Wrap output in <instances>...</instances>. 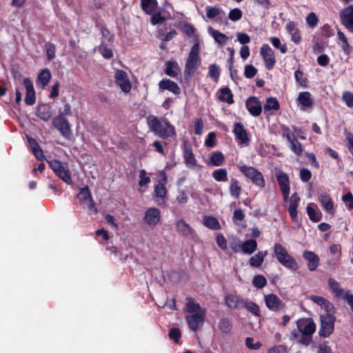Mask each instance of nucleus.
Wrapping results in <instances>:
<instances>
[{
	"label": "nucleus",
	"mask_w": 353,
	"mask_h": 353,
	"mask_svg": "<svg viewBox=\"0 0 353 353\" xmlns=\"http://www.w3.org/2000/svg\"><path fill=\"white\" fill-rule=\"evenodd\" d=\"M176 229L177 232L184 236H194V230L183 220L181 219L176 222Z\"/></svg>",
	"instance_id": "bb28decb"
},
{
	"label": "nucleus",
	"mask_w": 353,
	"mask_h": 353,
	"mask_svg": "<svg viewBox=\"0 0 353 353\" xmlns=\"http://www.w3.org/2000/svg\"><path fill=\"white\" fill-rule=\"evenodd\" d=\"M54 126L66 138L71 135V130L68 121L63 117H57L53 120Z\"/></svg>",
	"instance_id": "2eb2a0df"
},
{
	"label": "nucleus",
	"mask_w": 353,
	"mask_h": 353,
	"mask_svg": "<svg viewBox=\"0 0 353 353\" xmlns=\"http://www.w3.org/2000/svg\"><path fill=\"white\" fill-rule=\"evenodd\" d=\"M303 257L308 261V268L310 271H314L317 268L319 259L314 252L311 251H305L303 253Z\"/></svg>",
	"instance_id": "a878e982"
},
{
	"label": "nucleus",
	"mask_w": 353,
	"mask_h": 353,
	"mask_svg": "<svg viewBox=\"0 0 353 353\" xmlns=\"http://www.w3.org/2000/svg\"><path fill=\"white\" fill-rule=\"evenodd\" d=\"M47 58L48 60H52L55 57L56 48L52 43H48L45 45Z\"/></svg>",
	"instance_id": "680f3d73"
},
{
	"label": "nucleus",
	"mask_w": 353,
	"mask_h": 353,
	"mask_svg": "<svg viewBox=\"0 0 353 353\" xmlns=\"http://www.w3.org/2000/svg\"><path fill=\"white\" fill-rule=\"evenodd\" d=\"M99 50L105 59H110L113 57L112 49L108 48L103 42L99 46Z\"/></svg>",
	"instance_id": "13d9d810"
},
{
	"label": "nucleus",
	"mask_w": 353,
	"mask_h": 353,
	"mask_svg": "<svg viewBox=\"0 0 353 353\" xmlns=\"http://www.w3.org/2000/svg\"><path fill=\"white\" fill-rule=\"evenodd\" d=\"M209 34L214 39V41L219 46H225L228 43L229 37L212 28H208Z\"/></svg>",
	"instance_id": "393cba45"
},
{
	"label": "nucleus",
	"mask_w": 353,
	"mask_h": 353,
	"mask_svg": "<svg viewBox=\"0 0 353 353\" xmlns=\"http://www.w3.org/2000/svg\"><path fill=\"white\" fill-rule=\"evenodd\" d=\"M245 345L248 348L254 350L259 349L262 345L260 342L254 343L253 338L251 337H247L245 339Z\"/></svg>",
	"instance_id": "338daca9"
},
{
	"label": "nucleus",
	"mask_w": 353,
	"mask_h": 353,
	"mask_svg": "<svg viewBox=\"0 0 353 353\" xmlns=\"http://www.w3.org/2000/svg\"><path fill=\"white\" fill-rule=\"evenodd\" d=\"M310 299L314 303L323 308L326 312H330L333 309V305L326 299L316 295H311Z\"/></svg>",
	"instance_id": "7c9ffc66"
},
{
	"label": "nucleus",
	"mask_w": 353,
	"mask_h": 353,
	"mask_svg": "<svg viewBox=\"0 0 353 353\" xmlns=\"http://www.w3.org/2000/svg\"><path fill=\"white\" fill-rule=\"evenodd\" d=\"M23 85L26 88L25 102L28 105H32L35 103L36 96L33 86V83L28 78L23 79Z\"/></svg>",
	"instance_id": "dca6fc26"
},
{
	"label": "nucleus",
	"mask_w": 353,
	"mask_h": 353,
	"mask_svg": "<svg viewBox=\"0 0 353 353\" xmlns=\"http://www.w3.org/2000/svg\"><path fill=\"white\" fill-rule=\"evenodd\" d=\"M343 100L348 108H353V93L350 91H345L342 95Z\"/></svg>",
	"instance_id": "e2e57ef3"
},
{
	"label": "nucleus",
	"mask_w": 353,
	"mask_h": 353,
	"mask_svg": "<svg viewBox=\"0 0 353 353\" xmlns=\"http://www.w3.org/2000/svg\"><path fill=\"white\" fill-rule=\"evenodd\" d=\"M300 201V198L297 195L296 193L293 194L291 196L290 199V205L288 208V212L290 217L293 221H296L297 219V210L296 208L299 205V202Z\"/></svg>",
	"instance_id": "cd10ccee"
},
{
	"label": "nucleus",
	"mask_w": 353,
	"mask_h": 353,
	"mask_svg": "<svg viewBox=\"0 0 353 353\" xmlns=\"http://www.w3.org/2000/svg\"><path fill=\"white\" fill-rule=\"evenodd\" d=\"M232 132L234 134L236 139L239 141L241 144H247L250 141L248 132L243 124L240 123H235Z\"/></svg>",
	"instance_id": "a211bd4d"
},
{
	"label": "nucleus",
	"mask_w": 353,
	"mask_h": 353,
	"mask_svg": "<svg viewBox=\"0 0 353 353\" xmlns=\"http://www.w3.org/2000/svg\"><path fill=\"white\" fill-rule=\"evenodd\" d=\"M28 140L31 147V150L35 157L39 160L42 159L43 152L42 150L40 148L39 144L37 143V141L32 138H28Z\"/></svg>",
	"instance_id": "a19ab883"
},
{
	"label": "nucleus",
	"mask_w": 353,
	"mask_h": 353,
	"mask_svg": "<svg viewBox=\"0 0 353 353\" xmlns=\"http://www.w3.org/2000/svg\"><path fill=\"white\" fill-rule=\"evenodd\" d=\"M268 255V251L259 252L255 255L252 256L249 260V264L252 267L259 268L260 267L263 261L264 258Z\"/></svg>",
	"instance_id": "72a5a7b5"
},
{
	"label": "nucleus",
	"mask_w": 353,
	"mask_h": 353,
	"mask_svg": "<svg viewBox=\"0 0 353 353\" xmlns=\"http://www.w3.org/2000/svg\"><path fill=\"white\" fill-rule=\"evenodd\" d=\"M52 74L49 69L46 68L42 70L37 77V86L44 88L48 84L51 79Z\"/></svg>",
	"instance_id": "c85d7f7f"
},
{
	"label": "nucleus",
	"mask_w": 353,
	"mask_h": 353,
	"mask_svg": "<svg viewBox=\"0 0 353 353\" xmlns=\"http://www.w3.org/2000/svg\"><path fill=\"white\" fill-rule=\"evenodd\" d=\"M319 201L325 212L330 214H334V201L327 193H321L319 195Z\"/></svg>",
	"instance_id": "6ab92c4d"
},
{
	"label": "nucleus",
	"mask_w": 353,
	"mask_h": 353,
	"mask_svg": "<svg viewBox=\"0 0 353 353\" xmlns=\"http://www.w3.org/2000/svg\"><path fill=\"white\" fill-rule=\"evenodd\" d=\"M290 148L291 150L297 156H301L303 152V148L302 145L301 143L297 140L296 138L294 139V140L291 141L289 143Z\"/></svg>",
	"instance_id": "603ef678"
},
{
	"label": "nucleus",
	"mask_w": 353,
	"mask_h": 353,
	"mask_svg": "<svg viewBox=\"0 0 353 353\" xmlns=\"http://www.w3.org/2000/svg\"><path fill=\"white\" fill-rule=\"evenodd\" d=\"M281 130L283 137H285L288 140V143H290L291 141L294 140V139L296 138L294 133L290 130V129L288 126L282 125L281 127Z\"/></svg>",
	"instance_id": "bf43d9fd"
},
{
	"label": "nucleus",
	"mask_w": 353,
	"mask_h": 353,
	"mask_svg": "<svg viewBox=\"0 0 353 353\" xmlns=\"http://www.w3.org/2000/svg\"><path fill=\"white\" fill-rule=\"evenodd\" d=\"M147 121L150 130L160 137H171L175 134L174 127L165 119L150 116Z\"/></svg>",
	"instance_id": "f257e3e1"
},
{
	"label": "nucleus",
	"mask_w": 353,
	"mask_h": 353,
	"mask_svg": "<svg viewBox=\"0 0 353 353\" xmlns=\"http://www.w3.org/2000/svg\"><path fill=\"white\" fill-rule=\"evenodd\" d=\"M206 312H199L197 314H191L185 316L186 321L189 327L193 330H197L202 325Z\"/></svg>",
	"instance_id": "4468645a"
},
{
	"label": "nucleus",
	"mask_w": 353,
	"mask_h": 353,
	"mask_svg": "<svg viewBox=\"0 0 353 353\" xmlns=\"http://www.w3.org/2000/svg\"><path fill=\"white\" fill-rule=\"evenodd\" d=\"M312 205H314V204L309 203L307 205L306 208L307 215L313 222H319L321 219L322 214L320 211L314 209Z\"/></svg>",
	"instance_id": "ea45409f"
},
{
	"label": "nucleus",
	"mask_w": 353,
	"mask_h": 353,
	"mask_svg": "<svg viewBox=\"0 0 353 353\" xmlns=\"http://www.w3.org/2000/svg\"><path fill=\"white\" fill-rule=\"evenodd\" d=\"M341 23L351 32H353V5H350L340 13Z\"/></svg>",
	"instance_id": "f8f14e48"
},
{
	"label": "nucleus",
	"mask_w": 353,
	"mask_h": 353,
	"mask_svg": "<svg viewBox=\"0 0 353 353\" xmlns=\"http://www.w3.org/2000/svg\"><path fill=\"white\" fill-rule=\"evenodd\" d=\"M276 176L285 201L288 199L290 194V180L288 174L281 170L276 171Z\"/></svg>",
	"instance_id": "9d476101"
},
{
	"label": "nucleus",
	"mask_w": 353,
	"mask_h": 353,
	"mask_svg": "<svg viewBox=\"0 0 353 353\" xmlns=\"http://www.w3.org/2000/svg\"><path fill=\"white\" fill-rule=\"evenodd\" d=\"M299 332L303 334L312 335L316 330V324L312 319L301 318L296 321Z\"/></svg>",
	"instance_id": "1a4fd4ad"
},
{
	"label": "nucleus",
	"mask_w": 353,
	"mask_h": 353,
	"mask_svg": "<svg viewBox=\"0 0 353 353\" xmlns=\"http://www.w3.org/2000/svg\"><path fill=\"white\" fill-rule=\"evenodd\" d=\"M260 54L264 61L265 68L271 70L275 65L276 59L274 50L268 44H263L260 49Z\"/></svg>",
	"instance_id": "6e6552de"
},
{
	"label": "nucleus",
	"mask_w": 353,
	"mask_h": 353,
	"mask_svg": "<svg viewBox=\"0 0 353 353\" xmlns=\"http://www.w3.org/2000/svg\"><path fill=\"white\" fill-rule=\"evenodd\" d=\"M220 100L225 101L228 103H233V94L229 88H223L220 90Z\"/></svg>",
	"instance_id": "49530a36"
},
{
	"label": "nucleus",
	"mask_w": 353,
	"mask_h": 353,
	"mask_svg": "<svg viewBox=\"0 0 353 353\" xmlns=\"http://www.w3.org/2000/svg\"><path fill=\"white\" fill-rule=\"evenodd\" d=\"M184 159L185 163L190 165H194L196 164V159L191 147L186 143H184Z\"/></svg>",
	"instance_id": "58836bf2"
},
{
	"label": "nucleus",
	"mask_w": 353,
	"mask_h": 353,
	"mask_svg": "<svg viewBox=\"0 0 353 353\" xmlns=\"http://www.w3.org/2000/svg\"><path fill=\"white\" fill-rule=\"evenodd\" d=\"M243 308L246 309L254 316H259L260 315L259 307L252 301L245 300L243 304Z\"/></svg>",
	"instance_id": "37998d69"
},
{
	"label": "nucleus",
	"mask_w": 353,
	"mask_h": 353,
	"mask_svg": "<svg viewBox=\"0 0 353 353\" xmlns=\"http://www.w3.org/2000/svg\"><path fill=\"white\" fill-rule=\"evenodd\" d=\"M266 307L271 311L278 312L285 307V303L274 294L264 296Z\"/></svg>",
	"instance_id": "9b49d317"
},
{
	"label": "nucleus",
	"mask_w": 353,
	"mask_h": 353,
	"mask_svg": "<svg viewBox=\"0 0 353 353\" xmlns=\"http://www.w3.org/2000/svg\"><path fill=\"white\" fill-rule=\"evenodd\" d=\"M245 299L236 294H228L225 298V304L231 309H242Z\"/></svg>",
	"instance_id": "aec40b11"
},
{
	"label": "nucleus",
	"mask_w": 353,
	"mask_h": 353,
	"mask_svg": "<svg viewBox=\"0 0 353 353\" xmlns=\"http://www.w3.org/2000/svg\"><path fill=\"white\" fill-rule=\"evenodd\" d=\"M212 176L216 181H225L228 179V172L225 168L215 170Z\"/></svg>",
	"instance_id": "de8ad7c7"
},
{
	"label": "nucleus",
	"mask_w": 353,
	"mask_h": 353,
	"mask_svg": "<svg viewBox=\"0 0 353 353\" xmlns=\"http://www.w3.org/2000/svg\"><path fill=\"white\" fill-rule=\"evenodd\" d=\"M240 171L249 178L255 185L263 188L265 186V180L263 174L255 168L245 165H239Z\"/></svg>",
	"instance_id": "423d86ee"
},
{
	"label": "nucleus",
	"mask_w": 353,
	"mask_h": 353,
	"mask_svg": "<svg viewBox=\"0 0 353 353\" xmlns=\"http://www.w3.org/2000/svg\"><path fill=\"white\" fill-rule=\"evenodd\" d=\"M335 317L325 312L321 315V327L319 334L321 336L328 337L334 331Z\"/></svg>",
	"instance_id": "39448f33"
},
{
	"label": "nucleus",
	"mask_w": 353,
	"mask_h": 353,
	"mask_svg": "<svg viewBox=\"0 0 353 353\" xmlns=\"http://www.w3.org/2000/svg\"><path fill=\"white\" fill-rule=\"evenodd\" d=\"M221 13H223L221 8L216 7L207 6L206 7V17L208 19H213L219 16Z\"/></svg>",
	"instance_id": "4d7b16f0"
},
{
	"label": "nucleus",
	"mask_w": 353,
	"mask_h": 353,
	"mask_svg": "<svg viewBox=\"0 0 353 353\" xmlns=\"http://www.w3.org/2000/svg\"><path fill=\"white\" fill-rule=\"evenodd\" d=\"M257 248V243L255 240L250 239L241 244V252L243 254H251L256 251Z\"/></svg>",
	"instance_id": "f704fd0d"
},
{
	"label": "nucleus",
	"mask_w": 353,
	"mask_h": 353,
	"mask_svg": "<svg viewBox=\"0 0 353 353\" xmlns=\"http://www.w3.org/2000/svg\"><path fill=\"white\" fill-rule=\"evenodd\" d=\"M252 284L254 287L261 289L266 285L267 280L264 276L258 274L254 276Z\"/></svg>",
	"instance_id": "864d4df0"
},
{
	"label": "nucleus",
	"mask_w": 353,
	"mask_h": 353,
	"mask_svg": "<svg viewBox=\"0 0 353 353\" xmlns=\"http://www.w3.org/2000/svg\"><path fill=\"white\" fill-rule=\"evenodd\" d=\"M257 72V69L252 65H246L244 70V75L246 78H253Z\"/></svg>",
	"instance_id": "69168bd1"
},
{
	"label": "nucleus",
	"mask_w": 353,
	"mask_h": 353,
	"mask_svg": "<svg viewBox=\"0 0 353 353\" xmlns=\"http://www.w3.org/2000/svg\"><path fill=\"white\" fill-rule=\"evenodd\" d=\"M181 72V68L175 61H170L166 63L165 73L167 75L175 77Z\"/></svg>",
	"instance_id": "473e14b6"
},
{
	"label": "nucleus",
	"mask_w": 353,
	"mask_h": 353,
	"mask_svg": "<svg viewBox=\"0 0 353 353\" xmlns=\"http://www.w3.org/2000/svg\"><path fill=\"white\" fill-rule=\"evenodd\" d=\"M246 107L249 112L254 117H258L261 113V103L259 100L254 97H249L247 99Z\"/></svg>",
	"instance_id": "f3484780"
},
{
	"label": "nucleus",
	"mask_w": 353,
	"mask_h": 353,
	"mask_svg": "<svg viewBox=\"0 0 353 353\" xmlns=\"http://www.w3.org/2000/svg\"><path fill=\"white\" fill-rule=\"evenodd\" d=\"M286 30L291 36V40L296 44L301 42V37L300 31L294 21H289L285 26Z\"/></svg>",
	"instance_id": "4be33fe9"
},
{
	"label": "nucleus",
	"mask_w": 353,
	"mask_h": 353,
	"mask_svg": "<svg viewBox=\"0 0 353 353\" xmlns=\"http://www.w3.org/2000/svg\"><path fill=\"white\" fill-rule=\"evenodd\" d=\"M241 191V187L239 185V182L236 179H232L230 185V193L232 196L238 199L240 196Z\"/></svg>",
	"instance_id": "c03bdc74"
},
{
	"label": "nucleus",
	"mask_w": 353,
	"mask_h": 353,
	"mask_svg": "<svg viewBox=\"0 0 353 353\" xmlns=\"http://www.w3.org/2000/svg\"><path fill=\"white\" fill-rule=\"evenodd\" d=\"M232 327V321L228 318H223L219 323V328L223 333H228Z\"/></svg>",
	"instance_id": "a18cd8bd"
},
{
	"label": "nucleus",
	"mask_w": 353,
	"mask_h": 353,
	"mask_svg": "<svg viewBox=\"0 0 353 353\" xmlns=\"http://www.w3.org/2000/svg\"><path fill=\"white\" fill-rule=\"evenodd\" d=\"M318 21V17L314 12H310L306 17L307 24L312 28L317 26Z\"/></svg>",
	"instance_id": "0e129e2a"
},
{
	"label": "nucleus",
	"mask_w": 353,
	"mask_h": 353,
	"mask_svg": "<svg viewBox=\"0 0 353 353\" xmlns=\"http://www.w3.org/2000/svg\"><path fill=\"white\" fill-rule=\"evenodd\" d=\"M200 40L196 37V43L192 46L185 61L184 73L190 76L192 74L201 64Z\"/></svg>",
	"instance_id": "f03ea898"
},
{
	"label": "nucleus",
	"mask_w": 353,
	"mask_h": 353,
	"mask_svg": "<svg viewBox=\"0 0 353 353\" xmlns=\"http://www.w3.org/2000/svg\"><path fill=\"white\" fill-rule=\"evenodd\" d=\"M48 163L57 176L63 182L68 185L72 184L70 172L67 163L56 159L49 161Z\"/></svg>",
	"instance_id": "20e7f679"
},
{
	"label": "nucleus",
	"mask_w": 353,
	"mask_h": 353,
	"mask_svg": "<svg viewBox=\"0 0 353 353\" xmlns=\"http://www.w3.org/2000/svg\"><path fill=\"white\" fill-rule=\"evenodd\" d=\"M167 194V190L162 183H159L154 188V197L155 201L158 204H161L164 202V199Z\"/></svg>",
	"instance_id": "c756f323"
},
{
	"label": "nucleus",
	"mask_w": 353,
	"mask_h": 353,
	"mask_svg": "<svg viewBox=\"0 0 353 353\" xmlns=\"http://www.w3.org/2000/svg\"><path fill=\"white\" fill-rule=\"evenodd\" d=\"M78 198L80 201L84 202L85 203L90 201V200L92 199L91 192H90L89 188L87 186L80 190L79 193L78 194Z\"/></svg>",
	"instance_id": "09e8293b"
},
{
	"label": "nucleus",
	"mask_w": 353,
	"mask_h": 353,
	"mask_svg": "<svg viewBox=\"0 0 353 353\" xmlns=\"http://www.w3.org/2000/svg\"><path fill=\"white\" fill-rule=\"evenodd\" d=\"M297 101L301 105V109L306 110L313 105V99L309 92H301L299 93Z\"/></svg>",
	"instance_id": "5701e85b"
},
{
	"label": "nucleus",
	"mask_w": 353,
	"mask_h": 353,
	"mask_svg": "<svg viewBox=\"0 0 353 353\" xmlns=\"http://www.w3.org/2000/svg\"><path fill=\"white\" fill-rule=\"evenodd\" d=\"M185 308L186 312L189 314L206 312L205 309L202 308L201 305L194 301V299L190 297L186 299Z\"/></svg>",
	"instance_id": "b1692460"
},
{
	"label": "nucleus",
	"mask_w": 353,
	"mask_h": 353,
	"mask_svg": "<svg viewBox=\"0 0 353 353\" xmlns=\"http://www.w3.org/2000/svg\"><path fill=\"white\" fill-rule=\"evenodd\" d=\"M159 89L161 90H169L174 94H179L181 89L178 84L170 79H163L159 83Z\"/></svg>",
	"instance_id": "412c9836"
},
{
	"label": "nucleus",
	"mask_w": 353,
	"mask_h": 353,
	"mask_svg": "<svg viewBox=\"0 0 353 353\" xmlns=\"http://www.w3.org/2000/svg\"><path fill=\"white\" fill-rule=\"evenodd\" d=\"M203 224L212 230H219L221 228V225L217 219L210 216H205L204 217Z\"/></svg>",
	"instance_id": "79ce46f5"
},
{
	"label": "nucleus",
	"mask_w": 353,
	"mask_h": 353,
	"mask_svg": "<svg viewBox=\"0 0 353 353\" xmlns=\"http://www.w3.org/2000/svg\"><path fill=\"white\" fill-rule=\"evenodd\" d=\"M242 15V11L239 8H236L230 10L228 14V18L232 21H237L241 19Z\"/></svg>",
	"instance_id": "052dcab7"
},
{
	"label": "nucleus",
	"mask_w": 353,
	"mask_h": 353,
	"mask_svg": "<svg viewBox=\"0 0 353 353\" xmlns=\"http://www.w3.org/2000/svg\"><path fill=\"white\" fill-rule=\"evenodd\" d=\"M116 83L121 90L125 93L130 92L131 90V83L128 78L127 73L121 70H117L114 74Z\"/></svg>",
	"instance_id": "ddd939ff"
},
{
	"label": "nucleus",
	"mask_w": 353,
	"mask_h": 353,
	"mask_svg": "<svg viewBox=\"0 0 353 353\" xmlns=\"http://www.w3.org/2000/svg\"><path fill=\"white\" fill-rule=\"evenodd\" d=\"M328 283L330 288L336 296L343 295V290L341 288L339 283L333 279H330Z\"/></svg>",
	"instance_id": "5fc2aeb1"
},
{
	"label": "nucleus",
	"mask_w": 353,
	"mask_h": 353,
	"mask_svg": "<svg viewBox=\"0 0 353 353\" xmlns=\"http://www.w3.org/2000/svg\"><path fill=\"white\" fill-rule=\"evenodd\" d=\"M279 109V103L277 99L274 97H270L267 99L266 103L264 105V110L266 111L277 110Z\"/></svg>",
	"instance_id": "8fccbe9b"
},
{
	"label": "nucleus",
	"mask_w": 353,
	"mask_h": 353,
	"mask_svg": "<svg viewBox=\"0 0 353 353\" xmlns=\"http://www.w3.org/2000/svg\"><path fill=\"white\" fill-rule=\"evenodd\" d=\"M342 200L348 207L349 210L353 209V195L351 192H348L343 195Z\"/></svg>",
	"instance_id": "774afa93"
},
{
	"label": "nucleus",
	"mask_w": 353,
	"mask_h": 353,
	"mask_svg": "<svg viewBox=\"0 0 353 353\" xmlns=\"http://www.w3.org/2000/svg\"><path fill=\"white\" fill-rule=\"evenodd\" d=\"M158 6L157 0H141L142 10L148 14L154 13Z\"/></svg>",
	"instance_id": "2f4dec72"
},
{
	"label": "nucleus",
	"mask_w": 353,
	"mask_h": 353,
	"mask_svg": "<svg viewBox=\"0 0 353 353\" xmlns=\"http://www.w3.org/2000/svg\"><path fill=\"white\" fill-rule=\"evenodd\" d=\"M161 212L157 208H150L144 213L143 221L151 228L156 227L161 221Z\"/></svg>",
	"instance_id": "0eeeda50"
},
{
	"label": "nucleus",
	"mask_w": 353,
	"mask_h": 353,
	"mask_svg": "<svg viewBox=\"0 0 353 353\" xmlns=\"http://www.w3.org/2000/svg\"><path fill=\"white\" fill-rule=\"evenodd\" d=\"M37 115L43 120H48L51 117L50 108L46 104L39 105L37 107Z\"/></svg>",
	"instance_id": "4c0bfd02"
},
{
	"label": "nucleus",
	"mask_w": 353,
	"mask_h": 353,
	"mask_svg": "<svg viewBox=\"0 0 353 353\" xmlns=\"http://www.w3.org/2000/svg\"><path fill=\"white\" fill-rule=\"evenodd\" d=\"M208 75L217 82L220 75V68L216 64H212L209 67Z\"/></svg>",
	"instance_id": "6e6d98bb"
},
{
	"label": "nucleus",
	"mask_w": 353,
	"mask_h": 353,
	"mask_svg": "<svg viewBox=\"0 0 353 353\" xmlns=\"http://www.w3.org/2000/svg\"><path fill=\"white\" fill-rule=\"evenodd\" d=\"M337 37L339 39V45L341 46V50L346 54L350 52V46L345 34L339 30L337 32Z\"/></svg>",
	"instance_id": "c9c22d12"
},
{
	"label": "nucleus",
	"mask_w": 353,
	"mask_h": 353,
	"mask_svg": "<svg viewBox=\"0 0 353 353\" xmlns=\"http://www.w3.org/2000/svg\"><path fill=\"white\" fill-rule=\"evenodd\" d=\"M223 161V154L221 152L216 151L212 153L208 161V164L212 166H219L222 165Z\"/></svg>",
	"instance_id": "e433bc0d"
},
{
	"label": "nucleus",
	"mask_w": 353,
	"mask_h": 353,
	"mask_svg": "<svg viewBox=\"0 0 353 353\" xmlns=\"http://www.w3.org/2000/svg\"><path fill=\"white\" fill-rule=\"evenodd\" d=\"M270 41L272 46L280 50L282 54H285L288 51V48L285 44L281 43V40L278 37H270Z\"/></svg>",
	"instance_id": "3c124183"
},
{
	"label": "nucleus",
	"mask_w": 353,
	"mask_h": 353,
	"mask_svg": "<svg viewBox=\"0 0 353 353\" xmlns=\"http://www.w3.org/2000/svg\"><path fill=\"white\" fill-rule=\"evenodd\" d=\"M274 254L278 261L286 268L296 270L299 265L296 259L292 256L288 250L280 243L274 245Z\"/></svg>",
	"instance_id": "7ed1b4c3"
}]
</instances>
